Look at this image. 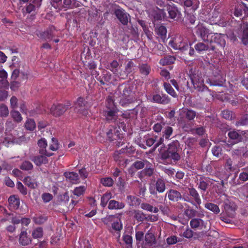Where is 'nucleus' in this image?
Listing matches in <instances>:
<instances>
[{
    "mask_svg": "<svg viewBox=\"0 0 248 248\" xmlns=\"http://www.w3.org/2000/svg\"><path fill=\"white\" fill-rule=\"evenodd\" d=\"M117 92L120 94L119 104L123 107H128L136 100L134 86L130 83L124 82L120 84Z\"/></svg>",
    "mask_w": 248,
    "mask_h": 248,
    "instance_id": "obj_1",
    "label": "nucleus"
},
{
    "mask_svg": "<svg viewBox=\"0 0 248 248\" xmlns=\"http://www.w3.org/2000/svg\"><path fill=\"white\" fill-rule=\"evenodd\" d=\"M197 115V112L191 108H183L178 111L177 122L179 125L185 131L191 130L192 125L189 122L193 121Z\"/></svg>",
    "mask_w": 248,
    "mask_h": 248,
    "instance_id": "obj_2",
    "label": "nucleus"
},
{
    "mask_svg": "<svg viewBox=\"0 0 248 248\" xmlns=\"http://www.w3.org/2000/svg\"><path fill=\"white\" fill-rule=\"evenodd\" d=\"M167 150L160 154L162 159H170L174 162L177 161L181 159L182 148L178 140H173L168 144Z\"/></svg>",
    "mask_w": 248,
    "mask_h": 248,
    "instance_id": "obj_3",
    "label": "nucleus"
},
{
    "mask_svg": "<svg viewBox=\"0 0 248 248\" xmlns=\"http://www.w3.org/2000/svg\"><path fill=\"white\" fill-rule=\"evenodd\" d=\"M188 78L193 86V88L198 92H204L208 90L205 85L204 79L202 73L195 68H190L187 72Z\"/></svg>",
    "mask_w": 248,
    "mask_h": 248,
    "instance_id": "obj_4",
    "label": "nucleus"
},
{
    "mask_svg": "<svg viewBox=\"0 0 248 248\" xmlns=\"http://www.w3.org/2000/svg\"><path fill=\"white\" fill-rule=\"evenodd\" d=\"M50 4L58 11H64L68 9L78 8L83 5L78 0H50Z\"/></svg>",
    "mask_w": 248,
    "mask_h": 248,
    "instance_id": "obj_5",
    "label": "nucleus"
},
{
    "mask_svg": "<svg viewBox=\"0 0 248 248\" xmlns=\"http://www.w3.org/2000/svg\"><path fill=\"white\" fill-rule=\"evenodd\" d=\"M119 216L118 215L107 216L105 218L107 222H104L105 224L108 222H113L111 224V229L109 232L112 233H113L114 232L118 239L120 237L121 231L123 229V224Z\"/></svg>",
    "mask_w": 248,
    "mask_h": 248,
    "instance_id": "obj_6",
    "label": "nucleus"
},
{
    "mask_svg": "<svg viewBox=\"0 0 248 248\" xmlns=\"http://www.w3.org/2000/svg\"><path fill=\"white\" fill-rule=\"evenodd\" d=\"M188 193L184 194V201L190 203L197 208L200 207L202 200L198 191L193 187L187 188Z\"/></svg>",
    "mask_w": 248,
    "mask_h": 248,
    "instance_id": "obj_7",
    "label": "nucleus"
},
{
    "mask_svg": "<svg viewBox=\"0 0 248 248\" xmlns=\"http://www.w3.org/2000/svg\"><path fill=\"white\" fill-rule=\"evenodd\" d=\"M166 189L165 182L164 180L161 178H158L156 180L155 185L150 186L149 188L150 193L156 198H159V200H163L162 196H157V193H162L165 191Z\"/></svg>",
    "mask_w": 248,
    "mask_h": 248,
    "instance_id": "obj_8",
    "label": "nucleus"
},
{
    "mask_svg": "<svg viewBox=\"0 0 248 248\" xmlns=\"http://www.w3.org/2000/svg\"><path fill=\"white\" fill-rule=\"evenodd\" d=\"M119 129L120 128L111 127L107 132V135L109 141H114V144L120 147L123 144V142L122 141L123 136Z\"/></svg>",
    "mask_w": 248,
    "mask_h": 248,
    "instance_id": "obj_9",
    "label": "nucleus"
},
{
    "mask_svg": "<svg viewBox=\"0 0 248 248\" xmlns=\"http://www.w3.org/2000/svg\"><path fill=\"white\" fill-rule=\"evenodd\" d=\"M71 105L69 101H67L65 104H54L50 109V113L55 117H60L69 108Z\"/></svg>",
    "mask_w": 248,
    "mask_h": 248,
    "instance_id": "obj_10",
    "label": "nucleus"
},
{
    "mask_svg": "<svg viewBox=\"0 0 248 248\" xmlns=\"http://www.w3.org/2000/svg\"><path fill=\"white\" fill-rule=\"evenodd\" d=\"M191 45V44H190V46ZM195 49L199 54H203L207 50H211L212 51H215L216 50V47L215 46L212 45L211 44H210V46H208L203 42H199L195 44L194 46V48L190 46V48L188 52V54L189 56H195Z\"/></svg>",
    "mask_w": 248,
    "mask_h": 248,
    "instance_id": "obj_11",
    "label": "nucleus"
},
{
    "mask_svg": "<svg viewBox=\"0 0 248 248\" xmlns=\"http://www.w3.org/2000/svg\"><path fill=\"white\" fill-rule=\"evenodd\" d=\"M196 33L204 42L212 44L211 36H212L213 32L202 25H199L196 27Z\"/></svg>",
    "mask_w": 248,
    "mask_h": 248,
    "instance_id": "obj_12",
    "label": "nucleus"
},
{
    "mask_svg": "<svg viewBox=\"0 0 248 248\" xmlns=\"http://www.w3.org/2000/svg\"><path fill=\"white\" fill-rule=\"evenodd\" d=\"M169 44L173 49L180 50L183 52L190 48L187 43L183 41V39L180 37L172 38L170 40Z\"/></svg>",
    "mask_w": 248,
    "mask_h": 248,
    "instance_id": "obj_13",
    "label": "nucleus"
},
{
    "mask_svg": "<svg viewBox=\"0 0 248 248\" xmlns=\"http://www.w3.org/2000/svg\"><path fill=\"white\" fill-rule=\"evenodd\" d=\"M146 97L147 100L160 104L166 105L170 101V98L166 94L161 95L158 93H154L152 95H147Z\"/></svg>",
    "mask_w": 248,
    "mask_h": 248,
    "instance_id": "obj_14",
    "label": "nucleus"
},
{
    "mask_svg": "<svg viewBox=\"0 0 248 248\" xmlns=\"http://www.w3.org/2000/svg\"><path fill=\"white\" fill-rule=\"evenodd\" d=\"M57 30L53 26H49L45 31H40L37 34V35L41 39L44 41H50L56 36Z\"/></svg>",
    "mask_w": 248,
    "mask_h": 248,
    "instance_id": "obj_15",
    "label": "nucleus"
},
{
    "mask_svg": "<svg viewBox=\"0 0 248 248\" xmlns=\"http://www.w3.org/2000/svg\"><path fill=\"white\" fill-rule=\"evenodd\" d=\"M224 197V209L227 216L230 217H233L236 209V205L232 202L227 198L226 195H222Z\"/></svg>",
    "mask_w": 248,
    "mask_h": 248,
    "instance_id": "obj_16",
    "label": "nucleus"
},
{
    "mask_svg": "<svg viewBox=\"0 0 248 248\" xmlns=\"http://www.w3.org/2000/svg\"><path fill=\"white\" fill-rule=\"evenodd\" d=\"M114 14L123 25H127L130 21V16L124 10L117 9L114 11Z\"/></svg>",
    "mask_w": 248,
    "mask_h": 248,
    "instance_id": "obj_17",
    "label": "nucleus"
},
{
    "mask_svg": "<svg viewBox=\"0 0 248 248\" xmlns=\"http://www.w3.org/2000/svg\"><path fill=\"white\" fill-rule=\"evenodd\" d=\"M243 13L245 16H248V6L241 1L235 5L233 14L235 16L239 17L242 16Z\"/></svg>",
    "mask_w": 248,
    "mask_h": 248,
    "instance_id": "obj_18",
    "label": "nucleus"
},
{
    "mask_svg": "<svg viewBox=\"0 0 248 248\" xmlns=\"http://www.w3.org/2000/svg\"><path fill=\"white\" fill-rule=\"evenodd\" d=\"M166 196L170 201L178 202L181 200L184 201V194L182 195L180 192L176 189H170L167 192L165 197Z\"/></svg>",
    "mask_w": 248,
    "mask_h": 248,
    "instance_id": "obj_19",
    "label": "nucleus"
},
{
    "mask_svg": "<svg viewBox=\"0 0 248 248\" xmlns=\"http://www.w3.org/2000/svg\"><path fill=\"white\" fill-rule=\"evenodd\" d=\"M133 214L134 218L138 222H143L145 220L147 221L151 220L154 221L157 219V217L156 216H154V218L152 219L151 218L152 217V215H149L147 217H146L145 214H144L140 210H134Z\"/></svg>",
    "mask_w": 248,
    "mask_h": 248,
    "instance_id": "obj_20",
    "label": "nucleus"
},
{
    "mask_svg": "<svg viewBox=\"0 0 248 248\" xmlns=\"http://www.w3.org/2000/svg\"><path fill=\"white\" fill-rule=\"evenodd\" d=\"M37 144L39 147L38 151L40 155H44L47 157H50L54 155L53 153L47 151L46 148L47 146V142L45 138L39 140L37 142Z\"/></svg>",
    "mask_w": 248,
    "mask_h": 248,
    "instance_id": "obj_21",
    "label": "nucleus"
},
{
    "mask_svg": "<svg viewBox=\"0 0 248 248\" xmlns=\"http://www.w3.org/2000/svg\"><path fill=\"white\" fill-rule=\"evenodd\" d=\"M118 110H106L103 109V115L105 117L106 121L109 123L114 122L117 119V112Z\"/></svg>",
    "mask_w": 248,
    "mask_h": 248,
    "instance_id": "obj_22",
    "label": "nucleus"
},
{
    "mask_svg": "<svg viewBox=\"0 0 248 248\" xmlns=\"http://www.w3.org/2000/svg\"><path fill=\"white\" fill-rule=\"evenodd\" d=\"M210 184H212V179L206 177H200L199 179V182L197 183L198 188L205 192L206 191Z\"/></svg>",
    "mask_w": 248,
    "mask_h": 248,
    "instance_id": "obj_23",
    "label": "nucleus"
},
{
    "mask_svg": "<svg viewBox=\"0 0 248 248\" xmlns=\"http://www.w3.org/2000/svg\"><path fill=\"white\" fill-rule=\"evenodd\" d=\"M227 135L229 139L232 140L233 144L240 142L243 140L242 135L239 134L238 131L235 130L229 131Z\"/></svg>",
    "mask_w": 248,
    "mask_h": 248,
    "instance_id": "obj_24",
    "label": "nucleus"
},
{
    "mask_svg": "<svg viewBox=\"0 0 248 248\" xmlns=\"http://www.w3.org/2000/svg\"><path fill=\"white\" fill-rule=\"evenodd\" d=\"M178 1L180 2L179 4L183 5L186 8H191V9L193 11H195L198 8L200 3L198 0H195L194 1L192 0H178Z\"/></svg>",
    "mask_w": 248,
    "mask_h": 248,
    "instance_id": "obj_25",
    "label": "nucleus"
},
{
    "mask_svg": "<svg viewBox=\"0 0 248 248\" xmlns=\"http://www.w3.org/2000/svg\"><path fill=\"white\" fill-rule=\"evenodd\" d=\"M166 8L169 17L171 19H174L178 15L180 14V12L179 11L177 7L174 4H168L166 6Z\"/></svg>",
    "mask_w": 248,
    "mask_h": 248,
    "instance_id": "obj_26",
    "label": "nucleus"
},
{
    "mask_svg": "<svg viewBox=\"0 0 248 248\" xmlns=\"http://www.w3.org/2000/svg\"><path fill=\"white\" fill-rule=\"evenodd\" d=\"M211 40H212V43H216L222 48L226 45L224 35H221L220 34L213 33L212 36H211Z\"/></svg>",
    "mask_w": 248,
    "mask_h": 248,
    "instance_id": "obj_27",
    "label": "nucleus"
},
{
    "mask_svg": "<svg viewBox=\"0 0 248 248\" xmlns=\"http://www.w3.org/2000/svg\"><path fill=\"white\" fill-rule=\"evenodd\" d=\"M8 201L9 208L11 210H16L19 208L20 205V200L17 196H10Z\"/></svg>",
    "mask_w": 248,
    "mask_h": 248,
    "instance_id": "obj_28",
    "label": "nucleus"
},
{
    "mask_svg": "<svg viewBox=\"0 0 248 248\" xmlns=\"http://www.w3.org/2000/svg\"><path fill=\"white\" fill-rule=\"evenodd\" d=\"M47 156L44 155H35L31 158V161H33L37 166H40L42 164H47L48 160Z\"/></svg>",
    "mask_w": 248,
    "mask_h": 248,
    "instance_id": "obj_29",
    "label": "nucleus"
},
{
    "mask_svg": "<svg viewBox=\"0 0 248 248\" xmlns=\"http://www.w3.org/2000/svg\"><path fill=\"white\" fill-rule=\"evenodd\" d=\"M155 31L157 36L160 37L162 41L164 42L167 37V29L162 25L156 27Z\"/></svg>",
    "mask_w": 248,
    "mask_h": 248,
    "instance_id": "obj_30",
    "label": "nucleus"
},
{
    "mask_svg": "<svg viewBox=\"0 0 248 248\" xmlns=\"http://www.w3.org/2000/svg\"><path fill=\"white\" fill-rule=\"evenodd\" d=\"M124 206V202L112 200L109 201L108 208L110 210H120L123 209Z\"/></svg>",
    "mask_w": 248,
    "mask_h": 248,
    "instance_id": "obj_31",
    "label": "nucleus"
},
{
    "mask_svg": "<svg viewBox=\"0 0 248 248\" xmlns=\"http://www.w3.org/2000/svg\"><path fill=\"white\" fill-rule=\"evenodd\" d=\"M31 242V240L27 235L26 230L22 231L19 238V243L23 246H27L30 244Z\"/></svg>",
    "mask_w": 248,
    "mask_h": 248,
    "instance_id": "obj_32",
    "label": "nucleus"
},
{
    "mask_svg": "<svg viewBox=\"0 0 248 248\" xmlns=\"http://www.w3.org/2000/svg\"><path fill=\"white\" fill-rule=\"evenodd\" d=\"M147 164L150 165L149 162L146 159L137 160L131 165L129 171L130 172V170L133 168H135L137 170L142 169Z\"/></svg>",
    "mask_w": 248,
    "mask_h": 248,
    "instance_id": "obj_33",
    "label": "nucleus"
},
{
    "mask_svg": "<svg viewBox=\"0 0 248 248\" xmlns=\"http://www.w3.org/2000/svg\"><path fill=\"white\" fill-rule=\"evenodd\" d=\"M103 109L106 110H118L116 103L113 98L111 96H108L106 98L105 103V108Z\"/></svg>",
    "mask_w": 248,
    "mask_h": 248,
    "instance_id": "obj_34",
    "label": "nucleus"
},
{
    "mask_svg": "<svg viewBox=\"0 0 248 248\" xmlns=\"http://www.w3.org/2000/svg\"><path fill=\"white\" fill-rule=\"evenodd\" d=\"M64 176L72 183H77L79 181V176L77 173L74 172H65Z\"/></svg>",
    "mask_w": 248,
    "mask_h": 248,
    "instance_id": "obj_35",
    "label": "nucleus"
},
{
    "mask_svg": "<svg viewBox=\"0 0 248 248\" xmlns=\"http://www.w3.org/2000/svg\"><path fill=\"white\" fill-rule=\"evenodd\" d=\"M175 60V56L167 55L160 60L159 63L162 65H170L174 63Z\"/></svg>",
    "mask_w": 248,
    "mask_h": 248,
    "instance_id": "obj_36",
    "label": "nucleus"
},
{
    "mask_svg": "<svg viewBox=\"0 0 248 248\" xmlns=\"http://www.w3.org/2000/svg\"><path fill=\"white\" fill-rule=\"evenodd\" d=\"M5 137L3 140V143L4 145L8 147L9 145L13 144L16 141L15 137L9 132H5Z\"/></svg>",
    "mask_w": 248,
    "mask_h": 248,
    "instance_id": "obj_37",
    "label": "nucleus"
},
{
    "mask_svg": "<svg viewBox=\"0 0 248 248\" xmlns=\"http://www.w3.org/2000/svg\"><path fill=\"white\" fill-rule=\"evenodd\" d=\"M102 76V78L100 77L97 80L103 85H104L106 83L109 82L111 79V75L107 71L103 72Z\"/></svg>",
    "mask_w": 248,
    "mask_h": 248,
    "instance_id": "obj_38",
    "label": "nucleus"
},
{
    "mask_svg": "<svg viewBox=\"0 0 248 248\" xmlns=\"http://www.w3.org/2000/svg\"><path fill=\"white\" fill-rule=\"evenodd\" d=\"M140 208L145 211L153 212L154 213H157L159 209L156 207H154L150 204L147 202H143L140 204Z\"/></svg>",
    "mask_w": 248,
    "mask_h": 248,
    "instance_id": "obj_39",
    "label": "nucleus"
},
{
    "mask_svg": "<svg viewBox=\"0 0 248 248\" xmlns=\"http://www.w3.org/2000/svg\"><path fill=\"white\" fill-rule=\"evenodd\" d=\"M140 73L143 76H147L151 72V66L147 63H142L139 66Z\"/></svg>",
    "mask_w": 248,
    "mask_h": 248,
    "instance_id": "obj_40",
    "label": "nucleus"
},
{
    "mask_svg": "<svg viewBox=\"0 0 248 248\" xmlns=\"http://www.w3.org/2000/svg\"><path fill=\"white\" fill-rule=\"evenodd\" d=\"M23 183L29 187L31 189L35 188L37 184L35 179H32L30 176H27L23 179Z\"/></svg>",
    "mask_w": 248,
    "mask_h": 248,
    "instance_id": "obj_41",
    "label": "nucleus"
},
{
    "mask_svg": "<svg viewBox=\"0 0 248 248\" xmlns=\"http://www.w3.org/2000/svg\"><path fill=\"white\" fill-rule=\"evenodd\" d=\"M221 115L223 118L229 121L233 120L235 117V114L232 111L227 109L221 111Z\"/></svg>",
    "mask_w": 248,
    "mask_h": 248,
    "instance_id": "obj_42",
    "label": "nucleus"
},
{
    "mask_svg": "<svg viewBox=\"0 0 248 248\" xmlns=\"http://www.w3.org/2000/svg\"><path fill=\"white\" fill-rule=\"evenodd\" d=\"M243 33L242 37L243 43L247 45L248 44V22L243 23Z\"/></svg>",
    "mask_w": 248,
    "mask_h": 248,
    "instance_id": "obj_43",
    "label": "nucleus"
},
{
    "mask_svg": "<svg viewBox=\"0 0 248 248\" xmlns=\"http://www.w3.org/2000/svg\"><path fill=\"white\" fill-rule=\"evenodd\" d=\"M148 165H146V168L142 170L139 174V178L141 179L144 176L151 177L154 173V170L153 168L150 167H147Z\"/></svg>",
    "mask_w": 248,
    "mask_h": 248,
    "instance_id": "obj_44",
    "label": "nucleus"
},
{
    "mask_svg": "<svg viewBox=\"0 0 248 248\" xmlns=\"http://www.w3.org/2000/svg\"><path fill=\"white\" fill-rule=\"evenodd\" d=\"M173 132V128L170 126H166L164 127L162 135L166 140H170V137L172 135Z\"/></svg>",
    "mask_w": 248,
    "mask_h": 248,
    "instance_id": "obj_45",
    "label": "nucleus"
},
{
    "mask_svg": "<svg viewBox=\"0 0 248 248\" xmlns=\"http://www.w3.org/2000/svg\"><path fill=\"white\" fill-rule=\"evenodd\" d=\"M163 87L165 90L168 94L172 96L173 97H177V93L170 83L164 82L163 83Z\"/></svg>",
    "mask_w": 248,
    "mask_h": 248,
    "instance_id": "obj_46",
    "label": "nucleus"
},
{
    "mask_svg": "<svg viewBox=\"0 0 248 248\" xmlns=\"http://www.w3.org/2000/svg\"><path fill=\"white\" fill-rule=\"evenodd\" d=\"M112 196L110 192H106L101 198L100 205L102 207L106 206L107 203L110 201Z\"/></svg>",
    "mask_w": 248,
    "mask_h": 248,
    "instance_id": "obj_47",
    "label": "nucleus"
},
{
    "mask_svg": "<svg viewBox=\"0 0 248 248\" xmlns=\"http://www.w3.org/2000/svg\"><path fill=\"white\" fill-rule=\"evenodd\" d=\"M183 236L187 239L191 238L194 236V238L195 239L198 238V233L197 232H194L191 229L189 228H187L184 232Z\"/></svg>",
    "mask_w": 248,
    "mask_h": 248,
    "instance_id": "obj_48",
    "label": "nucleus"
},
{
    "mask_svg": "<svg viewBox=\"0 0 248 248\" xmlns=\"http://www.w3.org/2000/svg\"><path fill=\"white\" fill-rule=\"evenodd\" d=\"M10 114L13 120L17 123H20L23 120L21 114L17 110L15 109L11 110Z\"/></svg>",
    "mask_w": 248,
    "mask_h": 248,
    "instance_id": "obj_49",
    "label": "nucleus"
},
{
    "mask_svg": "<svg viewBox=\"0 0 248 248\" xmlns=\"http://www.w3.org/2000/svg\"><path fill=\"white\" fill-rule=\"evenodd\" d=\"M25 127L29 131H33L36 127V124L32 119L27 118L25 123Z\"/></svg>",
    "mask_w": 248,
    "mask_h": 248,
    "instance_id": "obj_50",
    "label": "nucleus"
},
{
    "mask_svg": "<svg viewBox=\"0 0 248 248\" xmlns=\"http://www.w3.org/2000/svg\"><path fill=\"white\" fill-rule=\"evenodd\" d=\"M126 201L130 206H134L139 205L140 200L136 196L128 195L126 197Z\"/></svg>",
    "mask_w": 248,
    "mask_h": 248,
    "instance_id": "obj_51",
    "label": "nucleus"
},
{
    "mask_svg": "<svg viewBox=\"0 0 248 248\" xmlns=\"http://www.w3.org/2000/svg\"><path fill=\"white\" fill-rule=\"evenodd\" d=\"M205 207L216 214H217L220 212L219 207L217 205L211 202L206 203L205 204Z\"/></svg>",
    "mask_w": 248,
    "mask_h": 248,
    "instance_id": "obj_52",
    "label": "nucleus"
},
{
    "mask_svg": "<svg viewBox=\"0 0 248 248\" xmlns=\"http://www.w3.org/2000/svg\"><path fill=\"white\" fill-rule=\"evenodd\" d=\"M204 221L200 218H193L190 221V225L191 228L195 229L198 228L201 224H202Z\"/></svg>",
    "mask_w": 248,
    "mask_h": 248,
    "instance_id": "obj_53",
    "label": "nucleus"
},
{
    "mask_svg": "<svg viewBox=\"0 0 248 248\" xmlns=\"http://www.w3.org/2000/svg\"><path fill=\"white\" fill-rule=\"evenodd\" d=\"M248 125V115L245 114L236 121L235 125L236 126H245Z\"/></svg>",
    "mask_w": 248,
    "mask_h": 248,
    "instance_id": "obj_54",
    "label": "nucleus"
},
{
    "mask_svg": "<svg viewBox=\"0 0 248 248\" xmlns=\"http://www.w3.org/2000/svg\"><path fill=\"white\" fill-rule=\"evenodd\" d=\"M145 240L146 242L150 245L155 243V238L153 233L148 232L145 235Z\"/></svg>",
    "mask_w": 248,
    "mask_h": 248,
    "instance_id": "obj_55",
    "label": "nucleus"
},
{
    "mask_svg": "<svg viewBox=\"0 0 248 248\" xmlns=\"http://www.w3.org/2000/svg\"><path fill=\"white\" fill-rule=\"evenodd\" d=\"M31 235L34 239L40 238L43 235V228L41 227H37L34 229L32 232Z\"/></svg>",
    "mask_w": 248,
    "mask_h": 248,
    "instance_id": "obj_56",
    "label": "nucleus"
},
{
    "mask_svg": "<svg viewBox=\"0 0 248 248\" xmlns=\"http://www.w3.org/2000/svg\"><path fill=\"white\" fill-rule=\"evenodd\" d=\"M47 219V217L46 216L40 215L36 216L32 218L33 222L36 224H42L45 223Z\"/></svg>",
    "mask_w": 248,
    "mask_h": 248,
    "instance_id": "obj_57",
    "label": "nucleus"
},
{
    "mask_svg": "<svg viewBox=\"0 0 248 248\" xmlns=\"http://www.w3.org/2000/svg\"><path fill=\"white\" fill-rule=\"evenodd\" d=\"M154 18L156 20H159L166 16V13L164 9H159L154 13Z\"/></svg>",
    "mask_w": 248,
    "mask_h": 248,
    "instance_id": "obj_58",
    "label": "nucleus"
},
{
    "mask_svg": "<svg viewBox=\"0 0 248 248\" xmlns=\"http://www.w3.org/2000/svg\"><path fill=\"white\" fill-rule=\"evenodd\" d=\"M20 169L24 170H31L33 169V165L29 161H25L20 165Z\"/></svg>",
    "mask_w": 248,
    "mask_h": 248,
    "instance_id": "obj_59",
    "label": "nucleus"
},
{
    "mask_svg": "<svg viewBox=\"0 0 248 248\" xmlns=\"http://www.w3.org/2000/svg\"><path fill=\"white\" fill-rule=\"evenodd\" d=\"M123 240L124 243L127 246V248H132L133 242L132 237L127 234H124L123 235Z\"/></svg>",
    "mask_w": 248,
    "mask_h": 248,
    "instance_id": "obj_60",
    "label": "nucleus"
},
{
    "mask_svg": "<svg viewBox=\"0 0 248 248\" xmlns=\"http://www.w3.org/2000/svg\"><path fill=\"white\" fill-rule=\"evenodd\" d=\"M113 74L121 79H126L128 76V73L125 71V70L123 69H118L117 72H115Z\"/></svg>",
    "mask_w": 248,
    "mask_h": 248,
    "instance_id": "obj_61",
    "label": "nucleus"
},
{
    "mask_svg": "<svg viewBox=\"0 0 248 248\" xmlns=\"http://www.w3.org/2000/svg\"><path fill=\"white\" fill-rule=\"evenodd\" d=\"M197 211L192 208H189L186 209L185 211V215L188 218H193L196 216Z\"/></svg>",
    "mask_w": 248,
    "mask_h": 248,
    "instance_id": "obj_62",
    "label": "nucleus"
},
{
    "mask_svg": "<svg viewBox=\"0 0 248 248\" xmlns=\"http://www.w3.org/2000/svg\"><path fill=\"white\" fill-rule=\"evenodd\" d=\"M100 182L103 186L108 187L112 186L114 183L113 179L110 177L101 178Z\"/></svg>",
    "mask_w": 248,
    "mask_h": 248,
    "instance_id": "obj_63",
    "label": "nucleus"
},
{
    "mask_svg": "<svg viewBox=\"0 0 248 248\" xmlns=\"http://www.w3.org/2000/svg\"><path fill=\"white\" fill-rule=\"evenodd\" d=\"M86 189V188L84 186L76 187L74 189L73 193L75 195L77 196H80L84 193Z\"/></svg>",
    "mask_w": 248,
    "mask_h": 248,
    "instance_id": "obj_64",
    "label": "nucleus"
}]
</instances>
